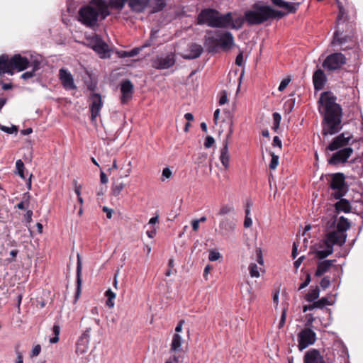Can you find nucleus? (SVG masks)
Returning a JSON list of instances; mask_svg holds the SVG:
<instances>
[{
	"instance_id": "14",
	"label": "nucleus",
	"mask_w": 363,
	"mask_h": 363,
	"mask_svg": "<svg viewBox=\"0 0 363 363\" xmlns=\"http://www.w3.org/2000/svg\"><path fill=\"white\" fill-rule=\"evenodd\" d=\"M91 48L99 55L101 58H109L111 49L99 35H96L90 41Z\"/></svg>"
},
{
	"instance_id": "7",
	"label": "nucleus",
	"mask_w": 363,
	"mask_h": 363,
	"mask_svg": "<svg viewBox=\"0 0 363 363\" xmlns=\"http://www.w3.org/2000/svg\"><path fill=\"white\" fill-rule=\"evenodd\" d=\"M348 357L347 348L342 345H337L332 350H329L325 355L329 363H347Z\"/></svg>"
},
{
	"instance_id": "57",
	"label": "nucleus",
	"mask_w": 363,
	"mask_h": 363,
	"mask_svg": "<svg viewBox=\"0 0 363 363\" xmlns=\"http://www.w3.org/2000/svg\"><path fill=\"white\" fill-rule=\"evenodd\" d=\"M146 46H147V45H145L143 46L137 47V48H135L132 49L131 50L128 51L129 57H134V56L138 55L140 53V52L143 49V48H145Z\"/></svg>"
},
{
	"instance_id": "40",
	"label": "nucleus",
	"mask_w": 363,
	"mask_h": 363,
	"mask_svg": "<svg viewBox=\"0 0 363 363\" xmlns=\"http://www.w3.org/2000/svg\"><path fill=\"white\" fill-rule=\"evenodd\" d=\"M301 272L303 274L304 276V280L300 284L298 287V291L303 289L306 286H308L310 282L311 281V273L308 271H305L304 269H301Z\"/></svg>"
},
{
	"instance_id": "22",
	"label": "nucleus",
	"mask_w": 363,
	"mask_h": 363,
	"mask_svg": "<svg viewBox=\"0 0 363 363\" xmlns=\"http://www.w3.org/2000/svg\"><path fill=\"white\" fill-rule=\"evenodd\" d=\"M59 76L61 83L65 89L74 90L77 89L72 75L67 69L61 68L59 71Z\"/></svg>"
},
{
	"instance_id": "9",
	"label": "nucleus",
	"mask_w": 363,
	"mask_h": 363,
	"mask_svg": "<svg viewBox=\"0 0 363 363\" xmlns=\"http://www.w3.org/2000/svg\"><path fill=\"white\" fill-rule=\"evenodd\" d=\"M352 139L353 135L352 133L343 132L332 139L331 142L326 147L325 150L333 152L345 147H349L348 145L351 144L350 142H354Z\"/></svg>"
},
{
	"instance_id": "33",
	"label": "nucleus",
	"mask_w": 363,
	"mask_h": 363,
	"mask_svg": "<svg viewBox=\"0 0 363 363\" xmlns=\"http://www.w3.org/2000/svg\"><path fill=\"white\" fill-rule=\"evenodd\" d=\"M337 200L338 201L334 204L336 215L340 212L348 213L352 211L351 204L347 199L340 197V199Z\"/></svg>"
},
{
	"instance_id": "4",
	"label": "nucleus",
	"mask_w": 363,
	"mask_h": 363,
	"mask_svg": "<svg viewBox=\"0 0 363 363\" xmlns=\"http://www.w3.org/2000/svg\"><path fill=\"white\" fill-rule=\"evenodd\" d=\"M336 233H328L325 234V238L322 240L323 244H320L319 247L322 248L325 247L323 250H316L314 252L316 257L323 260L333 252V246L335 245L342 246L345 243V238H342L341 240H338L336 238Z\"/></svg>"
},
{
	"instance_id": "27",
	"label": "nucleus",
	"mask_w": 363,
	"mask_h": 363,
	"mask_svg": "<svg viewBox=\"0 0 363 363\" xmlns=\"http://www.w3.org/2000/svg\"><path fill=\"white\" fill-rule=\"evenodd\" d=\"M187 54H182L181 56L184 60H194L199 58L203 52V47L196 43H192L189 45V50Z\"/></svg>"
},
{
	"instance_id": "46",
	"label": "nucleus",
	"mask_w": 363,
	"mask_h": 363,
	"mask_svg": "<svg viewBox=\"0 0 363 363\" xmlns=\"http://www.w3.org/2000/svg\"><path fill=\"white\" fill-rule=\"evenodd\" d=\"M0 130L8 133L13 134L16 133L18 130V128L16 125H12L11 127H7L0 124Z\"/></svg>"
},
{
	"instance_id": "5",
	"label": "nucleus",
	"mask_w": 363,
	"mask_h": 363,
	"mask_svg": "<svg viewBox=\"0 0 363 363\" xmlns=\"http://www.w3.org/2000/svg\"><path fill=\"white\" fill-rule=\"evenodd\" d=\"M330 180L329 187L335 191L332 194L335 199L345 196L348 190L349 186L345 182V176L343 173L337 172L330 175Z\"/></svg>"
},
{
	"instance_id": "16",
	"label": "nucleus",
	"mask_w": 363,
	"mask_h": 363,
	"mask_svg": "<svg viewBox=\"0 0 363 363\" xmlns=\"http://www.w3.org/2000/svg\"><path fill=\"white\" fill-rule=\"evenodd\" d=\"M214 34L216 35L220 50L228 51L232 48L234 45V38L230 32L216 30Z\"/></svg>"
},
{
	"instance_id": "51",
	"label": "nucleus",
	"mask_w": 363,
	"mask_h": 363,
	"mask_svg": "<svg viewBox=\"0 0 363 363\" xmlns=\"http://www.w3.org/2000/svg\"><path fill=\"white\" fill-rule=\"evenodd\" d=\"M234 211V208L233 206H228V205H225V206H223L219 212L218 213V215L219 216H224V215H226L232 211Z\"/></svg>"
},
{
	"instance_id": "37",
	"label": "nucleus",
	"mask_w": 363,
	"mask_h": 363,
	"mask_svg": "<svg viewBox=\"0 0 363 363\" xmlns=\"http://www.w3.org/2000/svg\"><path fill=\"white\" fill-rule=\"evenodd\" d=\"M320 295V289L318 286H311V289L305 296V300L308 302H314Z\"/></svg>"
},
{
	"instance_id": "11",
	"label": "nucleus",
	"mask_w": 363,
	"mask_h": 363,
	"mask_svg": "<svg viewBox=\"0 0 363 363\" xmlns=\"http://www.w3.org/2000/svg\"><path fill=\"white\" fill-rule=\"evenodd\" d=\"M218 11L215 9L206 8L202 9L196 18L198 25L206 24L208 26L214 28Z\"/></svg>"
},
{
	"instance_id": "21",
	"label": "nucleus",
	"mask_w": 363,
	"mask_h": 363,
	"mask_svg": "<svg viewBox=\"0 0 363 363\" xmlns=\"http://www.w3.org/2000/svg\"><path fill=\"white\" fill-rule=\"evenodd\" d=\"M90 99L91 104L89 109L91 112V121H94L99 114V111L102 106V100L101 95L96 93L91 94Z\"/></svg>"
},
{
	"instance_id": "13",
	"label": "nucleus",
	"mask_w": 363,
	"mask_h": 363,
	"mask_svg": "<svg viewBox=\"0 0 363 363\" xmlns=\"http://www.w3.org/2000/svg\"><path fill=\"white\" fill-rule=\"evenodd\" d=\"M316 340V334L309 328H306L298 334V347L299 350L308 347L309 345H313Z\"/></svg>"
},
{
	"instance_id": "61",
	"label": "nucleus",
	"mask_w": 363,
	"mask_h": 363,
	"mask_svg": "<svg viewBox=\"0 0 363 363\" xmlns=\"http://www.w3.org/2000/svg\"><path fill=\"white\" fill-rule=\"evenodd\" d=\"M286 311L284 309L282 311V313H281V318H280V320H279V325H278L279 328H281L282 327H284V325L285 324V322H286Z\"/></svg>"
},
{
	"instance_id": "59",
	"label": "nucleus",
	"mask_w": 363,
	"mask_h": 363,
	"mask_svg": "<svg viewBox=\"0 0 363 363\" xmlns=\"http://www.w3.org/2000/svg\"><path fill=\"white\" fill-rule=\"evenodd\" d=\"M19 251L18 250H13L10 252V255L11 256V258H7L6 261L9 263L15 262L16 257L17 255L18 254Z\"/></svg>"
},
{
	"instance_id": "8",
	"label": "nucleus",
	"mask_w": 363,
	"mask_h": 363,
	"mask_svg": "<svg viewBox=\"0 0 363 363\" xmlns=\"http://www.w3.org/2000/svg\"><path fill=\"white\" fill-rule=\"evenodd\" d=\"M226 118L230 121V128L228 133L226 135L225 140L223 141V147L220 150V160L225 169H228L230 165V155L228 153V139L231 137L233 129V116L229 111H223Z\"/></svg>"
},
{
	"instance_id": "34",
	"label": "nucleus",
	"mask_w": 363,
	"mask_h": 363,
	"mask_svg": "<svg viewBox=\"0 0 363 363\" xmlns=\"http://www.w3.org/2000/svg\"><path fill=\"white\" fill-rule=\"evenodd\" d=\"M334 262H335V259H326L318 262L317 264V269L315 272V276L320 277L325 272H328L330 267L333 265Z\"/></svg>"
},
{
	"instance_id": "62",
	"label": "nucleus",
	"mask_w": 363,
	"mask_h": 363,
	"mask_svg": "<svg viewBox=\"0 0 363 363\" xmlns=\"http://www.w3.org/2000/svg\"><path fill=\"white\" fill-rule=\"evenodd\" d=\"M337 216L335 214L333 217L327 223V227L328 228H333L337 224Z\"/></svg>"
},
{
	"instance_id": "56",
	"label": "nucleus",
	"mask_w": 363,
	"mask_h": 363,
	"mask_svg": "<svg viewBox=\"0 0 363 363\" xmlns=\"http://www.w3.org/2000/svg\"><path fill=\"white\" fill-rule=\"evenodd\" d=\"M214 143H215L214 138L211 135H208V136H206L205 141H204V147L206 148H210L212 147V145L214 144Z\"/></svg>"
},
{
	"instance_id": "30",
	"label": "nucleus",
	"mask_w": 363,
	"mask_h": 363,
	"mask_svg": "<svg viewBox=\"0 0 363 363\" xmlns=\"http://www.w3.org/2000/svg\"><path fill=\"white\" fill-rule=\"evenodd\" d=\"M235 222L233 218H225L219 223V233L225 235L235 230Z\"/></svg>"
},
{
	"instance_id": "1",
	"label": "nucleus",
	"mask_w": 363,
	"mask_h": 363,
	"mask_svg": "<svg viewBox=\"0 0 363 363\" xmlns=\"http://www.w3.org/2000/svg\"><path fill=\"white\" fill-rule=\"evenodd\" d=\"M337 99L332 91H326L320 94L318 101V111L323 116L321 133L324 138L336 135L342 129V108Z\"/></svg>"
},
{
	"instance_id": "50",
	"label": "nucleus",
	"mask_w": 363,
	"mask_h": 363,
	"mask_svg": "<svg viewBox=\"0 0 363 363\" xmlns=\"http://www.w3.org/2000/svg\"><path fill=\"white\" fill-rule=\"evenodd\" d=\"M249 271L250 276L252 277H259V272L258 271V267L256 264L251 263L249 266Z\"/></svg>"
},
{
	"instance_id": "17",
	"label": "nucleus",
	"mask_w": 363,
	"mask_h": 363,
	"mask_svg": "<svg viewBox=\"0 0 363 363\" xmlns=\"http://www.w3.org/2000/svg\"><path fill=\"white\" fill-rule=\"evenodd\" d=\"M335 151L328 160L330 164L337 165L341 163H345L353 153L352 147H345Z\"/></svg>"
},
{
	"instance_id": "43",
	"label": "nucleus",
	"mask_w": 363,
	"mask_h": 363,
	"mask_svg": "<svg viewBox=\"0 0 363 363\" xmlns=\"http://www.w3.org/2000/svg\"><path fill=\"white\" fill-rule=\"evenodd\" d=\"M124 186L125 184L122 182L117 181L112 186V194L114 196H118L123 189Z\"/></svg>"
},
{
	"instance_id": "42",
	"label": "nucleus",
	"mask_w": 363,
	"mask_h": 363,
	"mask_svg": "<svg viewBox=\"0 0 363 363\" xmlns=\"http://www.w3.org/2000/svg\"><path fill=\"white\" fill-rule=\"evenodd\" d=\"M105 296L107 298L106 306L109 308H113L114 306L113 299L116 298V294L109 289L105 292Z\"/></svg>"
},
{
	"instance_id": "31",
	"label": "nucleus",
	"mask_w": 363,
	"mask_h": 363,
	"mask_svg": "<svg viewBox=\"0 0 363 363\" xmlns=\"http://www.w3.org/2000/svg\"><path fill=\"white\" fill-rule=\"evenodd\" d=\"M82 261L79 255H77V269H76V292H75V300L77 301L80 294H81V289H82Z\"/></svg>"
},
{
	"instance_id": "38",
	"label": "nucleus",
	"mask_w": 363,
	"mask_h": 363,
	"mask_svg": "<svg viewBox=\"0 0 363 363\" xmlns=\"http://www.w3.org/2000/svg\"><path fill=\"white\" fill-rule=\"evenodd\" d=\"M182 337L178 333L173 335L172 341L171 343V351L177 352L179 350L182 344Z\"/></svg>"
},
{
	"instance_id": "23",
	"label": "nucleus",
	"mask_w": 363,
	"mask_h": 363,
	"mask_svg": "<svg viewBox=\"0 0 363 363\" xmlns=\"http://www.w3.org/2000/svg\"><path fill=\"white\" fill-rule=\"evenodd\" d=\"M233 16H234V13L233 12H228L226 13L223 14L218 11V14L217 15L216 17L214 28L231 29Z\"/></svg>"
},
{
	"instance_id": "55",
	"label": "nucleus",
	"mask_w": 363,
	"mask_h": 363,
	"mask_svg": "<svg viewBox=\"0 0 363 363\" xmlns=\"http://www.w3.org/2000/svg\"><path fill=\"white\" fill-rule=\"evenodd\" d=\"M220 99H219V104L223 105L227 103L228 101V93L226 91L223 90L220 93Z\"/></svg>"
},
{
	"instance_id": "25",
	"label": "nucleus",
	"mask_w": 363,
	"mask_h": 363,
	"mask_svg": "<svg viewBox=\"0 0 363 363\" xmlns=\"http://www.w3.org/2000/svg\"><path fill=\"white\" fill-rule=\"evenodd\" d=\"M5 74L13 75L14 72L11 57L6 54H2L0 55V77Z\"/></svg>"
},
{
	"instance_id": "24",
	"label": "nucleus",
	"mask_w": 363,
	"mask_h": 363,
	"mask_svg": "<svg viewBox=\"0 0 363 363\" xmlns=\"http://www.w3.org/2000/svg\"><path fill=\"white\" fill-rule=\"evenodd\" d=\"M11 62L15 70L21 72L26 69L30 66V60L20 54H16L11 57Z\"/></svg>"
},
{
	"instance_id": "10",
	"label": "nucleus",
	"mask_w": 363,
	"mask_h": 363,
	"mask_svg": "<svg viewBox=\"0 0 363 363\" xmlns=\"http://www.w3.org/2000/svg\"><path fill=\"white\" fill-rule=\"evenodd\" d=\"M271 1L274 6L284 9V11L275 9L276 12L280 13L279 15L274 14L277 20H279L289 13H296L301 5L300 2H288L284 0H271Z\"/></svg>"
},
{
	"instance_id": "45",
	"label": "nucleus",
	"mask_w": 363,
	"mask_h": 363,
	"mask_svg": "<svg viewBox=\"0 0 363 363\" xmlns=\"http://www.w3.org/2000/svg\"><path fill=\"white\" fill-rule=\"evenodd\" d=\"M295 102H296V99L293 98V99H290L287 100L284 103V108L286 113H289L293 111L294 106H295Z\"/></svg>"
},
{
	"instance_id": "35",
	"label": "nucleus",
	"mask_w": 363,
	"mask_h": 363,
	"mask_svg": "<svg viewBox=\"0 0 363 363\" xmlns=\"http://www.w3.org/2000/svg\"><path fill=\"white\" fill-rule=\"evenodd\" d=\"M166 5L165 0H150L148 7L151 8L150 13H155L163 10Z\"/></svg>"
},
{
	"instance_id": "26",
	"label": "nucleus",
	"mask_w": 363,
	"mask_h": 363,
	"mask_svg": "<svg viewBox=\"0 0 363 363\" xmlns=\"http://www.w3.org/2000/svg\"><path fill=\"white\" fill-rule=\"evenodd\" d=\"M327 82V77L323 69L318 68L313 74V83L315 91L322 90Z\"/></svg>"
},
{
	"instance_id": "6",
	"label": "nucleus",
	"mask_w": 363,
	"mask_h": 363,
	"mask_svg": "<svg viewBox=\"0 0 363 363\" xmlns=\"http://www.w3.org/2000/svg\"><path fill=\"white\" fill-rule=\"evenodd\" d=\"M347 63L346 57L341 52H334L326 57L322 63V67L328 72L340 69Z\"/></svg>"
},
{
	"instance_id": "53",
	"label": "nucleus",
	"mask_w": 363,
	"mask_h": 363,
	"mask_svg": "<svg viewBox=\"0 0 363 363\" xmlns=\"http://www.w3.org/2000/svg\"><path fill=\"white\" fill-rule=\"evenodd\" d=\"M220 257H221V255H220V252H218L217 251L212 250L209 252L208 259L211 262H215Z\"/></svg>"
},
{
	"instance_id": "58",
	"label": "nucleus",
	"mask_w": 363,
	"mask_h": 363,
	"mask_svg": "<svg viewBox=\"0 0 363 363\" xmlns=\"http://www.w3.org/2000/svg\"><path fill=\"white\" fill-rule=\"evenodd\" d=\"M35 75H36V73L33 70L31 69L30 71H27V72H25L24 73H23L21 76V78L24 80H27L30 78L33 77Z\"/></svg>"
},
{
	"instance_id": "39",
	"label": "nucleus",
	"mask_w": 363,
	"mask_h": 363,
	"mask_svg": "<svg viewBox=\"0 0 363 363\" xmlns=\"http://www.w3.org/2000/svg\"><path fill=\"white\" fill-rule=\"evenodd\" d=\"M25 166L24 163L21 160H18L16 162V170L15 174L19 175V177L23 179H26V176L24 174Z\"/></svg>"
},
{
	"instance_id": "36",
	"label": "nucleus",
	"mask_w": 363,
	"mask_h": 363,
	"mask_svg": "<svg viewBox=\"0 0 363 363\" xmlns=\"http://www.w3.org/2000/svg\"><path fill=\"white\" fill-rule=\"evenodd\" d=\"M247 23L246 11L244 12V16H240L235 18L232 17L231 29L240 30L242 28L245 23Z\"/></svg>"
},
{
	"instance_id": "18",
	"label": "nucleus",
	"mask_w": 363,
	"mask_h": 363,
	"mask_svg": "<svg viewBox=\"0 0 363 363\" xmlns=\"http://www.w3.org/2000/svg\"><path fill=\"white\" fill-rule=\"evenodd\" d=\"M119 86L121 93V102L122 104H126L133 98L134 85L130 79H125L121 82Z\"/></svg>"
},
{
	"instance_id": "63",
	"label": "nucleus",
	"mask_w": 363,
	"mask_h": 363,
	"mask_svg": "<svg viewBox=\"0 0 363 363\" xmlns=\"http://www.w3.org/2000/svg\"><path fill=\"white\" fill-rule=\"evenodd\" d=\"M315 318L313 316V314H308L306 315V327L309 328L312 326V323L314 321Z\"/></svg>"
},
{
	"instance_id": "3",
	"label": "nucleus",
	"mask_w": 363,
	"mask_h": 363,
	"mask_svg": "<svg viewBox=\"0 0 363 363\" xmlns=\"http://www.w3.org/2000/svg\"><path fill=\"white\" fill-rule=\"evenodd\" d=\"M274 14L280 13L271 6L255 3L250 9L246 11L247 24L249 26L262 24L270 19H275Z\"/></svg>"
},
{
	"instance_id": "2",
	"label": "nucleus",
	"mask_w": 363,
	"mask_h": 363,
	"mask_svg": "<svg viewBox=\"0 0 363 363\" xmlns=\"http://www.w3.org/2000/svg\"><path fill=\"white\" fill-rule=\"evenodd\" d=\"M109 15L108 6L105 0H91L88 4L79 9L78 19L86 27L96 30L99 22Z\"/></svg>"
},
{
	"instance_id": "52",
	"label": "nucleus",
	"mask_w": 363,
	"mask_h": 363,
	"mask_svg": "<svg viewBox=\"0 0 363 363\" xmlns=\"http://www.w3.org/2000/svg\"><path fill=\"white\" fill-rule=\"evenodd\" d=\"M291 80V79L290 77H287L284 78V79H282L279 86L278 90L279 91H283L286 88V86L289 85Z\"/></svg>"
},
{
	"instance_id": "32",
	"label": "nucleus",
	"mask_w": 363,
	"mask_h": 363,
	"mask_svg": "<svg viewBox=\"0 0 363 363\" xmlns=\"http://www.w3.org/2000/svg\"><path fill=\"white\" fill-rule=\"evenodd\" d=\"M91 328H86V330L83 333V334L80 336L79 338L77 343V352H80L81 354H83L86 352L87 348V345L89 343V333H90Z\"/></svg>"
},
{
	"instance_id": "19",
	"label": "nucleus",
	"mask_w": 363,
	"mask_h": 363,
	"mask_svg": "<svg viewBox=\"0 0 363 363\" xmlns=\"http://www.w3.org/2000/svg\"><path fill=\"white\" fill-rule=\"evenodd\" d=\"M351 227V223L350 221L344 217L343 216H340L336 224V230L330 231V233H336V238L341 240L342 238L347 239V234L346 231L350 229Z\"/></svg>"
},
{
	"instance_id": "49",
	"label": "nucleus",
	"mask_w": 363,
	"mask_h": 363,
	"mask_svg": "<svg viewBox=\"0 0 363 363\" xmlns=\"http://www.w3.org/2000/svg\"><path fill=\"white\" fill-rule=\"evenodd\" d=\"M30 66L32 67V70L35 73L43 67L42 61L38 59H34L30 61Z\"/></svg>"
},
{
	"instance_id": "44",
	"label": "nucleus",
	"mask_w": 363,
	"mask_h": 363,
	"mask_svg": "<svg viewBox=\"0 0 363 363\" xmlns=\"http://www.w3.org/2000/svg\"><path fill=\"white\" fill-rule=\"evenodd\" d=\"M52 332L55 336L50 339V342L57 343L59 341V335L60 333V326L58 323L54 324L52 327Z\"/></svg>"
},
{
	"instance_id": "28",
	"label": "nucleus",
	"mask_w": 363,
	"mask_h": 363,
	"mask_svg": "<svg viewBox=\"0 0 363 363\" xmlns=\"http://www.w3.org/2000/svg\"><path fill=\"white\" fill-rule=\"evenodd\" d=\"M304 363H324V358L317 349L308 350L303 357Z\"/></svg>"
},
{
	"instance_id": "41",
	"label": "nucleus",
	"mask_w": 363,
	"mask_h": 363,
	"mask_svg": "<svg viewBox=\"0 0 363 363\" xmlns=\"http://www.w3.org/2000/svg\"><path fill=\"white\" fill-rule=\"evenodd\" d=\"M315 308L323 309L326 306L332 305V303L329 301L328 297H322L318 300H315L314 302Z\"/></svg>"
},
{
	"instance_id": "48",
	"label": "nucleus",
	"mask_w": 363,
	"mask_h": 363,
	"mask_svg": "<svg viewBox=\"0 0 363 363\" xmlns=\"http://www.w3.org/2000/svg\"><path fill=\"white\" fill-rule=\"evenodd\" d=\"M272 157L269 167L270 169H275L279 164V156L276 155L274 152H271Z\"/></svg>"
},
{
	"instance_id": "20",
	"label": "nucleus",
	"mask_w": 363,
	"mask_h": 363,
	"mask_svg": "<svg viewBox=\"0 0 363 363\" xmlns=\"http://www.w3.org/2000/svg\"><path fill=\"white\" fill-rule=\"evenodd\" d=\"M174 55H167L165 57L157 56L152 61V67L157 69H164L172 67L175 64Z\"/></svg>"
},
{
	"instance_id": "29",
	"label": "nucleus",
	"mask_w": 363,
	"mask_h": 363,
	"mask_svg": "<svg viewBox=\"0 0 363 363\" xmlns=\"http://www.w3.org/2000/svg\"><path fill=\"white\" fill-rule=\"evenodd\" d=\"M203 44L208 53L216 54L220 51L218 42L215 36H205L203 38Z\"/></svg>"
},
{
	"instance_id": "64",
	"label": "nucleus",
	"mask_w": 363,
	"mask_h": 363,
	"mask_svg": "<svg viewBox=\"0 0 363 363\" xmlns=\"http://www.w3.org/2000/svg\"><path fill=\"white\" fill-rule=\"evenodd\" d=\"M243 64V55L242 52H240L235 58V65L241 67Z\"/></svg>"
},
{
	"instance_id": "15",
	"label": "nucleus",
	"mask_w": 363,
	"mask_h": 363,
	"mask_svg": "<svg viewBox=\"0 0 363 363\" xmlns=\"http://www.w3.org/2000/svg\"><path fill=\"white\" fill-rule=\"evenodd\" d=\"M125 3L133 12L142 13L148 7L150 0H121L117 3L118 10H122Z\"/></svg>"
},
{
	"instance_id": "47",
	"label": "nucleus",
	"mask_w": 363,
	"mask_h": 363,
	"mask_svg": "<svg viewBox=\"0 0 363 363\" xmlns=\"http://www.w3.org/2000/svg\"><path fill=\"white\" fill-rule=\"evenodd\" d=\"M272 116H273V121H274L272 129L274 130L275 131H277L279 127L281 116L279 113H277V112H274Z\"/></svg>"
},
{
	"instance_id": "60",
	"label": "nucleus",
	"mask_w": 363,
	"mask_h": 363,
	"mask_svg": "<svg viewBox=\"0 0 363 363\" xmlns=\"http://www.w3.org/2000/svg\"><path fill=\"white\" fill-rule=\"evenodd\" d=\"M40 351H41V346L40 345H35L31 351L30 357H33L38 356L40 353Z\"/></svg>"
},
{
	"instance_id": "12",
	"label": "nucleus",
	"mask_w": 363,
	"mask_h": 363,
	"mask_svg": "<svg viewBox=\"0 0 363 363\" xmlns=\"http://www.w3.org/2000/svg\"><path fill=\"white\" fill-rule=\"evenodd\" d=\"M338 7H339V13L337 16L335 30L334 32L333 40L331 42L332 45H335V44L343 45V44L346 43L349 39L348 35L342 36L344 33V29H343V28L340 27V21H341L343 17V15L345 13V9H344L343 6L340 4L338 5Z\"/></svg>"
},
{
	"instance_id": "54",
	"label": "nucleus",
	"mask_w": 363,
	"mask_h": 363,
	"mask_svg": "<svg viewBox=\"0 0 363 363\" xmlns=\"http://www.w3.org/2000/svg\"><path fill=\"white\" fill-rule=\"evenodd\" d=\"M320 285L323 289H325L328 288L330 285V277L328 276L324 277L321 279V281L320 282Z\"/></svg>"
}]
</instances>
